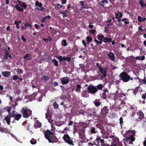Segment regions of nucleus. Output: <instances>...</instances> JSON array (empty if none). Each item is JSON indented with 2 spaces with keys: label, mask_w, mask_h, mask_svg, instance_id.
I'll use <instances>...</instances> for the list:
<instances>
[{
  "label": "nucleus",
  "mask_w": 146,
  "mask_h": 146,
  "mask_svg": "<svg viewBox=\"0 0 146 146\" xmlns=\"http://www.w3.org/2000/svg\"><path fill=\"white\" fill-rule=\"evenodd\" d=\"M91 132L92 133H96L95 131V128L93 127H91Z\"/></svg>",
  "instance_id": "obj_46"
},
{
  "label": "nucleus",
  "mask_w": 146,
  "mask_h": 146,
  "mask_svg": "<svg viewBox=\"0 0 146 146\" xmlns=\"http://www.w3.org/2000/svg\"><path fill=\"white\" fill-rule=\"evenodd\" d=\"M77 89L75 90L76 92H81V86L80 84H78L76 85Z\"/></svg>",
  "instance_id": "obj_24"
},
{
  "label": "nucleus",
  "mask_w": 146,
  "mask_h": 146,
  "mask_svg": "<svg viewBox=\"0 0 146 146\" xmlns=\"http://www.w3.org/2000/svg\"><path fill=\"white\" fill-rule=\"evenodd\" d=\"M18 78H19L18 77V76L16 75H14L13 76V79L14 80H16L17 79H18Z\"/></svg>",
  "instance_id": "obj_59"
},
{
  "label": "nucleus",
  "mask_w": 146,
  "mask_h": 146,
  "mask_svg": "<svg viewBox=\"0 0 146 146\" xmlns=\"http://www.w3.org/2000/svg\"><path fill=\"white\" fill-rule=\"evenodd\" d=\"M11 114H8V115L5 117L4 120L6 121L7 124L8 125H10V120L11 117Z\"/></svg>",
  "instance_id": "obj_14"
},
{
  "label": "nucleus",
  "mask_w": 146,
  "mask_h": 146,
  "mask_svg": "<svg viewBox=\"0 0 146 146\" xmlns=\"http://www.w3.org/2000/svg\"><path fill=\"white\" fill-rule=\"evenodd\" d=\"M14 23L15 25H16V28L17 29H19V23H17V22L16 21H14Z\"/></svg>",
  "instance_id": "obj_61"
},
{
  "label": "nucleus",
  "mask_w": 146,
  "mask_h": 146,
  "mask_svg": "<svg viewBox=\"0 0 146 146\" xmlns=\"http://www.w3.org/2000/svg\"><path fill=\"white\" fill-rule=\"evenodd\" d=\"M96 87L92 85H89L87 88V91L89 93L95 94L98 91Z\"/></svg>",
  "instance_id": "obj_6"
},
{
  "label": "nucleus",
  "mask_w": 146,
  "mask_h": 146,
  "mask_svg": "<svg viewBox=\"0 0 146 146\" xmlns=\"http://www.w3.org/2000/svg\"><path fill=\"white\" fill-rule=\"evenodd\" d=\"M19 5L18 4H17L15 6V7L19 11L23 12L24 9L22 7H21L18 6Z\"/></svg>",
  "instance_id": "obj_20"
},
{
  "label": "nucleus",
  "mask_w": 146,
  "mask_h": 146,
  "mask_svg": "<svg viewBox=\"0 0 146 146\" xmlns=\"http://www.w3.org/2000/svg\"><path fill=\"white\" fill-rule=\"evenodd\" d=\"M107 55L111 60L113 61H114L115 56L113 53L110 52L109 53L107 54Z\"/></svg>",
  "instance_id": "obj_15"
},
{
  "label": "nucleus",
  "mask_w": 146,
  "mask_h": 146,
  "mask_svg": "<svg viewBox=\"0 0 146 146\" xmlns=\"http://www.w3.org/2000/svg\"><path fill=\"white\" fill-rule=\"evenodd\" d=\"M96 64L99 69V71L101 74H103V75L101 76V77H106L107 76L106 69H107V67H106V68L104 69V68L102 66V65L101 64L100 65L99 63L98 62L96 63Z\"/></svg>",
  "instance_id": "obj_3"
},
{
  "label": "nucleus",
  "mask_w": 146,
  "mask_h": 146,
  "mask_svg": "<svg viewBox=\"0 0 146 146\" xmlns=\"http://www.w3.org/2000/svg\"><path fill=\"white\" fill-rule=\"evenodd\" d=\"M24 26L25 27H27L29 26L30 27H31V25L30 23H28V22H27L26 23L24 24Z\"/></svg>",
  "instance_id": "obj_49"
},
{
  "label": "nucleus",
  "mask_w": 146,
  "mask_h": 146,
  "mask_svg": "<svg viewBox=\"0 0 146 146\" xmlns=\"http://www.w3.org/2000/svg\"><path fill=\"white\" fill-rule=\"evenodd\" d=\"M91 113L92 116V118H94V117H97V115L96 112L93 111Z\"/></svg>",
  "instance_id": "obj_53"
},
{
  "label": "nucleus",
  "mask_w": 146,
  "mask_h": 146,
  "mask_svg": "<svg viewBox=\"0 0 146 146\" xmlns=\"http://www.w3.org/2000/svg\"><path fill=\"white\" fill-rule=\"evenodd\" d=\"M42 4L41 3H39L38 1H37L35 3V5L36 6H38L40 8L42 7Z\"/></svg>",
  "instance_id": "obj_25"
},
{
  "label": "nucleus",
  "mask_w": 146,
  "mask_h": 146,
  "mask_svg": "<svg viewBox=\"0 0 146 146\" xmlns=\"http://www.w3.org/2000/svg\"><path fill=\"white\" fill-rule=\"evenodd\" d=\"M41 79L45 82H47L49 80V78L48 76H44L42 77Z\"/></svg>",
  "instance_id": "obj_26"
},
{
  "label": "nucleus",
  "mask_w": 146,
  "mask_h": 146,
  "mask_svg": "<svg viewBox=\"0 0 146 146\" xmlns=\"http://www.w3.org/2000/svg\"><path fill=\"white\" fill-rule=\"evenodd\" d=\"M23 70L21 69L18 68L17 69V72L19 74H22L23 73Z\"/></svg>",
  "instance_id": "obj_47"
},
{
  "label": "nucleus",
  "mask_w": 146,
  "mask_h": 146,
  "mask_svg": "<svg viewBox=\"0 0 146 146\" xmlns=\"http://www.w3.org/2000/svg\"><path fill=\"white\" fill-rule=\"evenodd\" d=\"M48 39L44 38H43V40L46 42H48V41L49 42L51 41L52 40V38L50 36H48Z\"/></svg>",
  "instance_id": "obj_32"
},
{
  "label": "nucleus",
  "mask_w": 146,
  "mask_h": 146,
  "mask_svg": "<svg viewBox=\"0 0 146 146\" xmlns=\"http://www.w3.org/2000/svg\"><path fill=\"white\" fill-rule=\"evenodd\" d=\"M135 137L133 135H131L129 137L127 138L126 139V141H129V143L130 144H133V142L135 140Z\"/></svg>",
  "instance_id": "obj_13"
},
{
  "label": "nucleus",
  "mask_w": 146,
  "mask_h": 146,
  "mask_svg": "<svg viewBox=\"0 0 146 146\" xmlns=\"http://www.w3.org/2000/svg\"><path fill=\"white\" fill-rule=\"evenodd\" d=\"M139 3L142 8H143L144 6L146 7V4H145L144 3L143 0H140Z\"/></svg>",
  "instance_id": "obj_33"
},
{
  "label": "nucleus",
  "mask_w": 146,
  "mask_h": 146,
  "mask_svg": "<svg viewBox=\"0 0 146 146\" xmlns=\"http://www.w3.org/2000/svg\"><path fill=\"white\" fill-rule=\"evenodd\" d=\"M61 44L62 45L66 46L68 44L66 42V39H64L62 40Z\"/></svg>",
  "instance_id": "obj_35"
},
{
  "label": "nucleus",
  "mask_w": 146,
  "mask_h": 146,
  "mask_svg": "<svg viewBox=\"0 0 146 146\" xmlns=\"http://www.w3.org/2000/svg\"><path fill=\"white\" fill-rule=\"evenodd\" d=\"M7 111L8 112V114H12V113H11V107H7Z\"/></svg>",
  "instance_id": "obj_54"
},
{
  "label": "nucleus",
  "mask_w": 146,
  "mask_h": 146,
  "mask_svg": "<svg viewBox=\"0 0 146 146\" xmlns=\"http://www.w3.org/2000/svg\"><path fill=\"white\" fill-rule=\"evenodd\" d=\"M129 19H127V18H123L122 19H121V21H122L123 22H124V23L125 25L127 24H129L130 23V22L129 21Z\"/></svg>",
  "instance_id": "obj_19"
},
{
  "label": "nucleus",
  "mask_w": 146,
  "mask_h": 146,
  "mask_svg": "<svg viewBox=\"0 0 146 146\" xmlns=\"http://www.w3.org/2000/svg\"><path fill=\"white\" fill-rule=\"evenodd\" d=\"M30 55L29 54H27L23 58L24 59H27L28 60H31V58H30Z\"/></svg>",
  "instance_id": "obj_40"
},
{
  "label": "nucleus",
  "mask_w": 146,
  "mask_h": 146,
  "mask_svg": "<svg viewBox=\"0 0 146 146\" xmlns=\"http://www.w3.org/2000/svg\"><path fill=\"white\" fill-rule=\"evenodd\" d=\"M80 141L82 143H84L86 142H88L89 140L86 139L85 136L84 135L82 134L80 135Z\"/></svg>",
  "instance_id": "obj_12"
},
{
  "label": "nucleus",
  "mask_w": 146,
  "mask_h": 146,
  "mask_svg": "<svg viewBox=\"0 0 146 146\" xmlns=\"http://www.w3.org/2000/svg\"><path fill=\"white\" fill-rule=\"evenodd\" d=\"M60 80L62 84L63 85L68 83L70 81L69 79L66 77L61 78Z\"/></svg>",
  "instance_id": "obj_11"
},
{
  "label": "nucleus",
  "mask_w": 146,
  "mask_h": 146,
  "mask_svg": "<svg viewBox=\"0 0 146 146\" xmlns=\"http://www.w3.org/2000/svg\"><path fill=\"white\" fill-rule=\"evenodd\" d=\"M44 135L46 138L47 139L49 142H52L51 141L50 137V135H54V133L50 131L49 130L47 129L44 133Z\"/></svg>",
  "instance_id": "obj_8"
},
{
  "label": "nucleus",
  "mask_w": 146,
  "mask_h": 146,
  "mask_svg": "<svg viewBox=\"0 0 146 146\" xmlns=\"http://www.w3.org/2000/svg\"><path fill=\"white\" fill-rule=\"evenodd\" d=\"M107 95L106 94V93L104 92L102 94V95L101 96V97L103 99H106L107 98Z\"/></svg>",
  "instance_id": "obj_44"
},
{
  "label": "nucleus",
  "mask_w": 146,
  "mask_h": 146,
  "mask_svg": "<svg viewBox=\"0 0 146 146\" xmlns=\"http://www.w3.org/2000/svg\"><path fill=\"white\" fill-rule=\"evenodd\" d=\"M96 127L98 128H99L100 129H102L103 127L102 126H101L99 124H97L96 125Z\"/></svg>",
  "instance_id": "obj_60"
},
{
  "label": "nucleus",
  "mask_w": 146,
  "mask_h": 146,
  "mask_svg": "<svg viewBox=\"0 0 146 146\" xmlns=\"http://www.w3.org/2000/svg\"><path fill=\"white\" fill-rule=\"evenodd\" d=\"M8 56L7 54H5V57H4L1 62L3 63L5 62L8 59Z\"/></svg>",
  "instance_id": "obj_30"
},
{
  "label": "nucleus",
  "mask_w": 146,
  "mask_h": 146,
  "mask_svg": "<svg viewBox=\"0 0 146 146\" xmlns=\"http://www.w3.org/2000/svg\"><path fill=\"white\" fill-rule=\"evenodd\" d=\"M138 88L137 87H136L133 90V93L135 95H136L137 92H138Z\"/></svg>",
  "instance_id": "obj_52"
},
{
  "label": "nucleus",
  "mask_w": 146,
  "mask_h": 146,
  "mask_svg": "<svg viewBox=\"0 0 146 146\" xmlns=\"http://www.w3.org/2000/svg\"><path fill=\"white\" fill-rule=\"evenodd\" d=\"M104 37V35L102 34H99L97 36V38L98 39L100 40H103L102 38H103Z\"/></svg>",
  "instance_id": "obj_29"
},
{
  "label": "nucleus",
  "mask_w": 146,
  "mask_h": 146,
  "mask_svg": "<svg viewBox=\"0 0 146 146\" xmlns=\"http://www.w3.org/2000/svg\"><path fill=\"white\" fill-rule=\"evenodd\" d=\"M86 39L88 42V44H89V43L92 40V38L91 37L88 36L87 37Z\"/></svg>",
  "instance_id": "obj_39"
},
{
  "label": "nucleus",
  "mask_w": 146,
  "mask_h": 146,
  "mask_svg": "<svg viewBox=\"0 0 146 146\" xmlns=\"http://www.w3.org/2000/svg\"><path fill=\"white\" fill-rule=\"evenodd\" d=\"M22 4L21 5V6L22 7L24 8V9L26 8L27 7V5L24 4V2L22 1Z\"/></svg>",
  "instance_id": "obj_56"
},
{
  "label": "nucleus",
  "mask_w": 146,
  "mask_h": 146,
  "mask_svg": "<svg viewBox=\"0 0 146 146\" xmlns=\"http://www.w3.org/2000/svg\"><path fill=\"white\" fill-rule=\"evenodd\" d=\"M138 20L139 22H142V18L139 16H138Z\"/></svg>",
  "instance_id": "obj_63"
},
{
  "label": "nucleus",
  "mask_w": 146,
  "mask_h": 146,
  "mask_svg": "<svg viewBox=\"0 0 146 146\" xmlns=\"http://www.w3.org/2000/svg\"><path fill=\"white\" fill-rule=\"evenodd\" d=\"M131 110L133 111H136L137 108L135 106L133 105L131 106Z\"/></svg>",
  "instance_id": "obj_27"
},
{
  "label": "nucleus",
  "mask_w": 146,
  "mask_h": 146,
  "mask_svg": "<svg viewBox=\"0 0 146 146\" xmlns=\"http://www.w3.org/2000/svg\"><path fill=\"white\" fill-rule=\"evenodd\" d=\"M119 123L121 125L123 124V118L122 117H121L119 119Z\"/></svg>",
  "instance_id": "obj_57"
},
{
  "label": "nucleus",
  "mask_w": 146,
  "mask_h": 146,
  "mask_svg": "<svg viewBox=\"0 0 146 146\" xmlns=\"http://www.w3.org/2000/svg\"><path fill=\"white\" fill-rule=\"evenodd\" d=\"M93 144L95 145H98L101 146H106V145L104 140L103 139H101V137L97 136L96 139L93 142Z\"/></svg>",
  "instance_id": "obj_4"
},
{
  "label": "nucleus",
  "mask_w": 146,
  "mask_h": 146,
  "mask_svg": "<svg viewBox=\"0 0 146 146\" xmlns=\"http://www.w3.org/2000/svg\"><path fill=\"white\" fill-rule=\"evenodd\" d=\"M107 106H104L101 109L100 114L101 116H105L107 115L108 113L109 110L107 109Z\"/></svg>",
  "instance_id": "obj_9"
},
{
  "label": "nucleus",
  "mask_w": 146,
  "mask_h": 146,
  "mask_svg": "<svg viewBox=\"0 0 146 146\" xmlns=\"http://www.w3.org/2000/svg\"><path fill=\"white\" fill-rule=\"evenodd\" d=\"M95 86L96 87V89L98 90H102L104 86L102 84H99Z\"/></svg>",
  "instance_id": "obj_31"
},
{
  "label": "nucleus",
  "mask_w": 146,
  "mask_h": 146,
  "mask_svg": "<svg viewBox=\"0 0 146 146\" xmlns=\"http://www.w3.org/2000/svg\"><path fill=\"white\" fill-rule=\"evenodd\" d=\"M41 9H39L38 7H36V9H38V11H40L42 12H43L44 11L45 9V8H44L43 7H41Z\"/></svg>",
  "instance_id": "obj_55"
},
{
  "label": "nucleus",
  "mask_w": 146,
  "mask_h": 146,
  "mask_svg": "<svg viewBox=\"0 0 146 146\" xmlns=\"http://www.w3.org/2000/svg\"><path fill=\"white\" fill-rule=\"evenodd\" d=\"M88 92L87 90L84 91L82 92V96L84 97H87L88 95V93L87 92Z\"/></svg>",
  "instance_id": "obj_28"
},
{
  "label": "nucleus",
  "mask_w": 146,
  "mask_h": 146,
  "mask_svg": "<svg viewBox=\"0 0 146 146\" xmlns=\"http://www.w3.org/2000/svg\"><path fill=\"white\" fill-rule=\"evenodd\" d=\"M20 113L22 114L24 117L28 118L32 114V111L29 109H28L27 107H25L22 108Z\"/></svg>",
  "instance_id": "obj_1"
},
{
  "label": "nucleus",
  "mask_w": 146,
  "mask_h": 146,
  "mask_svg": "<svg viewBox=\"0 0 146 146\" xmlns=\"http://www.w3.org/2000/svg\"><path fill=\"white\" fill-rule=\"evenodd\" d=\"M41 126V123L39 122H36L34 125V126L35 128L40 127Z\"/></svg>",
  "instance_id": "obj_23"
},
{
  "label": "nucleus",
  "mask_w": 146,
  "mask_h": 146,
  "mask_svg": "<svg viewBox=\"0 0 146 146\" xmlns=\"http://www.w3.org/2000/svg\"><path fill=\"white\" fill-rule=\"evenodd\" d=\"M96 31V30L94 29H92L90 31V32L93 35H94Z\"/></svg>",
  "instance_id": "obj_58"
},
{
  "label": "nucleus",
  "mask_w": 146,
  "mask_h": 146,
  "mask_svg": "<svg viewBox=\"0 0 146 146\" xmlns=\"http://www.w3.org/2000/svg\"><path fill=\"white\" fill-rule=\"evenodd\" d=\"M136 111H133L131 115V117H133L134 119L135 120V118L136 117H135L136 112Z\"/></svg>",
  "instance_id": "obj_42"
},
{
  "label": "nucleus",
  "mask_w": 146,
  "mask_h": 146,
  "mask_svg": "<svg viewBox=\"0 0 146 146\" xmlns=\"http://www.w3.org/2000/svg\"><path fill=\"white\" fill-rule=\"evenodd\" d=\"M51 83L53 84V85L54 86H58L59 85L58 83L56 82H52Z\"/></svg>",
  "instance_id": "obj_51"
},
{
  "label": "nucleus",
  "mask_w": 146,
  "mask_h": 146,
  "mask_svg": "<svg viewBox=\"0 0 146 146\" xmlns=\"http://www.w3.org/2000/svg\"><path fill=\"white\" fill-rule=\"evenodd\" d=\"M115 16L116 19H117V21L119 23V24L121 25V19L118 16L119 15V12L118 13H115Z\"/></svg>",
  "instance_id": "obj_17"
},
{
  "label": "nucleus",
  "mask_w": 146,
  "mask_h": 146,
  "mask_svg": "<svg viewBox=\"0 0 146 146\" xmlns=\"http://www.w3.org/2000/svg\"><path fill=\"white\" fill-rule=\"evenodd\" d=\"M2 75L5 77H8L11 73L9 71H3L2 72Z\"/></svg>",
  "instance_id": "obj_16"
},
{
  "label": "nucleus",
  "mask_w": 146,
  "mask_h": 146,
  "mask_svg": "<svg viewBox=\"0 0 146 146\" xmlns=\"http://www.w3.org/2000/svg\"><path fill=\"white\" fill-rule=\"evenodd\" d=\"M120 79L124 82H127L130 80H132L133 78H131L130 76L125 72H122L119 76Z\"/></svg>",
  "instance_id": "obj_2"
},
{
  "label": "nucleus",
  "mask_w": 146,
  "mask_h": 146,
  "mask_svg": "<svg viewBox=\"0 0 146 146\" xmlns=\"http://www.w3.org/2000/svg\"><path fill=\"white\" fill-rule=\"evenodd\" d=\"M62 139L64 141L69 145H74L73 140L70 138L69 136L67 134H65L62 137Z\"/></svg>",
  "instance_id": "obj_5"
},
{
  "label": "nucleus",
  "mask_w": 146,
  "mask_h": 146,
  "mask_svg": "<svg viewBox=\"0 0 146 146\" xmlns=\"http://www.w3.org/2000/svg\"><path fill=\"white\" fill-rule=\"evenodd\" d=\"M71 58L70 57H67V58H66L65 61L67 62H70V61Z\"/></svg>",
  "instance_id": "obj_62"
},
{
  "label": "nucleus",
  "mask_w": 146,
  "mask_h": 146,
  "mask_svg": "<svg viewBox=\"0 0 146 146\" xmlns=\"http://www.w3.org/2000/svg\"><path fill=\"white\" fill-rule=\"evenodd\" d=\"M144 117V114L143 112L139 110L137 112L135 120L137 122L140 121Z\"/></svg>",
  "instance_id": "obj_7"
},
{
  "label": "nucleus",
  "mask_w": 146,
  "mask_h": 146,
  "mask_svg": "<svg viewBox=\"0 0 146 146\" xmlns=\"http://www.w3.org/2000/svg\"><path fill=\"white\" fill-rule=\"evenodd\" d=\"M11 116L13 117L15 119V120L19 121L22 117V115L20 114H15L14 113H12Z\"/></svg>",
  "instance_id": "obj_10"
},
{
  "label": "nucleus",
  "mask_w": 146,
  "mask_h": 146,
  "mask_svg": "<svg viewBox=\"0 0 146 146\" xmlns=\"http://www.w3.org/2000/svg\"><path fill=\"white\" fill-rule=\"evenodd\" d=\"M94 103L96 106H99L100 104V103L99 100H96L95 101H94Z\"/></svg>",
  "instance_id": "obj_36"
},
{
  "label": "nucleus",
  "mask_w": 146,
  "mask_h": 146,
  "mask_svg": "<svg viewBox=\"0 0 146 146\" xmlns=\"http://www.w3.org/2000/svg\"><path fill=\"white\" fill-rule=\"evenodd\" d=\"M103 41L105 42H111L112 41V39L110 38L105 37L104 38Z\"/></svg>",
  "instance_id": "obj_21"
},
{
  "label": "nucleus",
  "mask_w": 146,
  "mask_h": 146,
  "mask_svg": "<svg viewBox=\"0 0 146 146\" xmlns=\"http://www.w3.org/2000/svg\"><path fill=\"white\" fill-rule=\"evenodd\" d=\"M55 124L58 126H60L62 125V124L59 121H56L55 122Z\"/></svg>",
  "instance_id": "obj_50"
},
{
  "label": "nucleus",
  "mask_w": 146,
  "mask_h": 146,
  "mask_svg": "<svg viewBox=\"0 0 146 146\" xmlns=\"http://www.w3.org/2000/svg\"><path fill=\"white\" fill-rule=\"evenodd\" d=\"M60 13L63 14V18L66 17L67 16V13L64 11L60 12Z\"/></svg>",
  "instance_id": "obj_41"
},
{
  "label": "nucleus",
  "mask_w": 146,
  "mask_h": 146,
  "mask_svg": "<svg viewBox=\"0 0 146 146\" xmlns=\"http://www.w3.org/2000/svg\"><path fill=\"white\" fill-rule=\"evenodd\" d=\"M52 62L54 63V64L56 66H57L58 65V62L55 59H53L52 60Z\"/></svg>",
  "instance_id": "obj_37"
},
{
  "label": "nucleus",
  "mask_w": 146,
  "mask_h": 146,
  "mask_svg": "<svg viewBox=\"0 0 146 146\" xmlns=\"http://www.w3.org/2000/svg\"><path fill=\"white\" fill-rule=\"evenodd\" d=\"M145 56H137L135 58V59L137 60H143L145 59Z\"/></svg>",
  "instance_id": "obj_34"
},
{
  "label": "nucleus",
  "mask_w": 146,
  "mask_h": 146,
  "mask_svg": "<svg viewBox=\"0 0 146 146\" xmlns=\"http://www.w3.org/2000/svg\"><path fill=\"white\" fill-rule=\"evenodd\" d=\"M50 138L51 141L52 142H51L52 143L56 142L58 141L57 138L55 136H51Z\"/></svg>",
  "instance_id": "obj_18"
},
{
  "label": "nucleus",
  "mask_w": 146,
  "mask_h": 146,
  "mask_svg": "<svg viewBox=\"0 0 146 146\" xmlns=\"http://www.w3.org/2000/svg\"><path fill=\"white\" fill-rule=\"evenodd\" d=\"M45 115H46V118L47 119H48V121L49 123H52V121L51 119H50V117L49 119L48 118V117L47 114L46 113Z\"/></svg>",
  "instance_id": "obj_45"
},
{
  "label": "nucleus",
  "mask_w": 146,
  "mask_h": 146,
  "mask_svg": "<svg viewBox=\"0 0 146 146\" xmlns=\"http://www.w3.org/2000/svg\"><path fill=\"white\" fill-rule=\"evenodd\" d=\"M59 60L60 62H62L63 61H65L66 60V57H62L61 56H60L59 57H57Z\"/></svg>",
  "instance_id": "obj_22"
},
{
  "label": "nucleus",
  "mask_w": 146,
  "mask_h": 146,
  "mask_svg": "<svg viewBox=\"0 0 146 146\" xmlns=\"http://www.w3.org/2000/svg\"><path fill=\"white\" fill-rule=\"evenodd\" d=\"M129 132H130L131 133L134 134L133 135H135V131L134 130H128L126 132V133L127 134Z\"/></svg>",
  "instance_id": "obj_48"
},
{
  "label": "nucleus",
  "mask_w": 146,
  "mask_h": 146,
  "mask_svg": "<svg viewBox=\"0 0 146 146\" xmlns=\"http://www.w3.org/2000/svg\"><path fill=\"white\" fill-rule=\"evenodd\" d=\"M142 98L144 100L146 98V92L144 94L142 95Z\"/></svg>",
  "instance_id": "obj_64"
},
{
  "label": "nucleus",
  "mask_w": 146,
  "mask_h": 146,
  "mask_svg": "<svg viewBox=\"0 0 146 146\" xmlns=\"http://www.w3.org/2000/svg\"><path fill=\"white\" fill-rule=\"evenodd\" d=\"M31 143L32 144H35L36 143V140L33 138L30 141Z\"/></svg>",
  "instance_id": "obj_43"
},
{
  "label": "nucleus",
  "mask_w": 146,
  "mask_h": 146,
  "mask_svg": "<svg viewBox=\"0 0 146 146\" xmlns=\"http://www.w3.org/2000/svg\"><path fill=\"white\" fill-rule=\"evenodd\" d=\"M53 106L54 109H57L59 108L58 105L56 102H55L53 103Z\"/></svg>",
  "instance_id": "obj_38"
}]
</instances>
